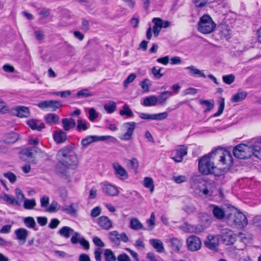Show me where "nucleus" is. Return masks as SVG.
<instances>
[{
	"label": "nucleus",
	"instance_id": "f257e3e1",
	"mask_svg": "<svg viewBox=\"0 0 261 261\" xmlns=\"http://www.w3.org/2000/svg\"><path fill=\"white\" fill-rule=\"evenodd\" d=\"M215 156L223 165L230 166L232 164V157L230 153L221 148H217L199 159L198 168L201 173L207 175L214 172L215 166L212 160Z\"/></svg>",
	"mask_w": 261,
	"mask_h": 261
},
{
	"label": "nucleus",
	"instance_id": "f03ea898",
	"mask_svg": "<svg viewBox=\"0 0 261 261\" xmlns=\"http://www.w3.org/2000/svg\"><path fill=\"white\" fill-rule=\"evenodd\" d=\"M57 156L59 163L67 168H75L79 164L78 158L74 151L73 145L65 146L59 150Z\"/></svg>",
	"mask_w": 261,
	"mask_h": 261
},
{
	"label": "nucleus",
	"instance_id": "7ed1b4c3",
	"mask_svg": "<svg viewBox=\"0 0 261 261\" xmlns=\"http://www.w3.org/2000/svg\"><path fill=\"white\" fill-rule=\"evenodd\" d=\"M226 222L230 226L242 228L247 225V220L242 213L234 211L227 215Z\"/></svg>",
	"mask_w": 261,
	"mask_h": 261
},
{
	"label": "nucleus",
	"instance_id": "20e7f679",
	"mask_svg": "<svg viewBox=\"0 0 261 261\" xmlns=\"http://www.w3.org/2000/svg\"><path fill=\"white\" fill-rule=\"evenodd\" d=\"M254 142L251 140L250 145L241 144L237 145L233 149V154L234 156L240 159H245L250 158L254 154Z\"/></svg>",
	"mask_w": 261,
	"mask_h": 261
},
{
	"label": "nucleus",
	"instance_id": "39448f33",
	"mask_svg": "<svg viewBox=\"0 0 261 261\" xmlns=\"http://www.w3.org/2000/svg\"><path fill=\"white\" fill-rule=\"evenodd\" d=\"M216 27V24L208 15H204L200 19L198 23V31L203 34L212 32Z\"/></svg>",
	"mask_w": 261,
	"mask_h": 261
},
{
	"label": "nucleus",
	"instance_id": "423d86ee",
	"mask_svg": "<svg viewBox=\"0 0 261 261\" xmlns=\"http://www.w3.org/2000/svg\"><path fill=\"white\" fill-rule=\"evenodd\" d=\"M190 188L198 195H201L202 187L204 186V181L200 175H193L190 180Z\"/></svg>",
	"mask_w": 261,
	"mask_h": 261
},
{
	"label": "nucleus",
	"instance_id": "0eeeda50",
	"mask_svg": "<svg viewBox=\"0 0 261 261\" xmlns=\"http://www.w3.org/2000/svg\"><path fill=\"white\" fill-rule=\"evenodd\" d=\"M186 243L188 250L191 251H197L201 246V242L200 239L195 236L188 237L187 239Z\"/></svg>",
	"mask_w": 261,
	"mask_h": 261
},
{
	"label": "nucleus",
	"instance_id": "6e6552de",
	"mask_svg": "<svg viewBox=\"0 0 261 261\" xmlns=\"http://www.w3.org/2000/svg\"><path fill=\"white\" fill-rule=\"evenodd\" d=\"M221 236L223 242L227 245L233 244L236 241V234L229 229H223Z\"/></svg>",
	"mask_w": 261,
	"mask_h": 261
},
{
	"label": "nucleus",
	"instance_id": "1a4fd4ad",
	"mask_svg": "<svg viewBox=\"0 0 261 261\" xmlns=\"http://www.w3.org/2000/svg\"><path fill=\"white\" fill-rule=\"evenodd\" d=\"M112 167L114 170V174L121 180H125L128 178V175L126 170L119 163L117 162L112 164Z\"/></svg>",
	"mask_w": 261,
	"mask_h": 261
},
{
	"label": "nucleus",
	"instance_id": "9d476101",
	"mask_svg": "<svg viewBox=\"0 0 261 261\" xmlns=\"http://www.w3.org/2000/svg\"><path fill=\"white\" fill-rule=\"evenodd\" d=\"M37 105L40 109L50 108L52 111H55L62 106V103L58 100H45L41 101Z\"/></svg>",
	"mask_w": 261,
	"mask_h": 261
},
{
	"label": "nucleus",
	"instance_id": "9b49d317",
	"mask_svg": "<svg viewBox=\"0 0 261 261\" xmlns=\"http://www.w3.org/2000/svg\"><path fill=\"white\" fill-rule=\"evenodd\" d=\"M187 147L180 146L173 151L174 156L171 158L176 162H181L183 160V157L187 154Z\"/></svg>",
	"mask_w": 261,
	"mask_h": 261
},
{
	"label": "nucleus",
	"instance_id": "f8f14e48",
	"mask_svg": "<svg viewBox=\"0 0 261 261\" xmlns=\"http://www.w3.org/2000/svg\"><path fill=\"white\" fill-rule=\"evenodd\" d=\"M135 127L136 123L134 122L125 123L123 124V127L126 130V132L120 137V139L124 140H130Z\"/></svg>",
	"mask_w": 261,
	"mask_h": 261
},
{
	"label": "nucleus",
	"instance_id": "ddd939ff",
	"mask_svg": "<svg viewBox=\"0 0 261 261\" xmlns=\"http://www.w3.org/2000/svg\"><path fill=\"white\" fill-rule=\"evenodd\" d=\"M96 222L101 228L105 230H109L113 227L112 221L107 216H102L98 217Z\"/></svg>",
	"mask_w": 261,
	"mask_h": 261
},
{
	"label": "nucleus",
	"instance_id": "4468645a",
	"mask_svg": "<svg viewBox=\"0 0 261 261\" xmlns=\"http://www.w3.org/2000/svg\"><path fill=\"white\" fill-rule=\"evenodd\" d=\"M165 242L168 244V246L175 252L179 251L181 247L182 246L181 241L177 238H170L167 239Z\"/></svg>",
	"mask_w": 261,
	"mask_h": 261
},
{
	"label": "nucleus",
	"instance_id": "2eb2a0df",
	"mask_svg": "<svg viewBox=\"0 0 261 261\" xmlns=\"http://www.w3.org/2000/svg\"><path fill=\"white\" fill-rule=\"evenodd\" d=\"M102 190L105 194L110 196H117L119 194L117 188L115 186L108 183L102 185Z\"/></svg>",
	"mask_w": 261,
	"mask_h": 261
},
{
	"label": "nucleus",
	"instance_id": "dca6fc26",
	"mask_svg": "<svg viewBox=\"0 0 261 261\" xmlns=\"http://www.w3.org/2000/svg\"><path fill=\"white\" fill-rule=\"evenodd\" d=\"M205 246L212 250H215L219 244L218 240L213 235H208L204 243Z\"/></svg>",
	"mask_w": 261,
	"mask_h": 261
},
{
	"label": "nucleus",
	"instance_id": "f3484780",
	"mask_svg": "<svg viewBox=\"0 0 261 261\" xmlns=\"http://www.w3.org/2000/svg\"><path fill=\"white\" fill-rule=\"evenodd\" d=\"M53 138L55 142L57 144H59L65 142L67 140V137L66 134L64 132L60 129L54 132Z\"/></svg>",
	"mask_w": 261,
	"mask_h": 261
},
{
	"label": "nucleus",
	"instance_id": "a211bd4d",
	"mask_svg": "<svg viewBox=\"0 0 261 261\" xmlns=\"http://www.w3.org/2000/svg\"><path fill=\"white\" fill-rule=\"evenodd\" d=\"M149 243L153 248L159 253H163L165 252V248L163 243L160 239H150Z\"/></svg>",
	"mask_w": 261,
	"mask_h": 261
},
{
	"label": "nucleus",
	"instance_id": "6ab92c4d",
	"mask_svg": "<svg viewBox=\"0 0 261 261\" xmlns=\"http://www.w3.org/2000/svg\"><path fill=\"white\" fill-rule=\"evenodd\" d=\"M79 208V204L77 203H72L69 206L65 205L62 206L61 211L66 212L68 214L74 216L76 215Z\"/></svg>",
	"mask_w": 261,
	"mask_h": 261
},
{
	"label": "nucleus",
	"instance_id": "aec40b11",
	"mask_svg": "<svg viewBox=\"0 0 261 261\" xmlns=\"http://www.w3.org/2000/svg\"><path fill=\"white\" fill-rule=\"evenodd\" d=\"M16 239L24 244L29 234L28 231L24 228H18L15 231Z\"/></svg>",
	"mask_w": 261,
	"mask_h": 261
},
{
	"label": "nucleus",
	"instance_id": "412c9836",
	"mask_svg": "<svg viewBox=\"0 0 261 261\" xmlns=\"http://www.w3.org/2000/svg\"><path fill=\"white\" fill-rule=\"evenodd\" d=\"M14 110L16 113V115L19 117H28L30 115L29 108L24 106H17Z\"/></svg>",
	"mask_w": 261,
	"mask_h": 261
},
{
	"label": "nucleus",
	"instance_id": "4be33fe9",
	"mask_svg": "<svg viewBox=\"0 0 261 261\" xmlns=\"http://www.w3.org/2000/svg\"><path fill=\"white\" fill-rule=\"evenodd\" d=\"M185 69L189 71V73L191 76L206 77V75L204 74L203 71L197 69L194 66L191 65L188 66L186 67Z\"/></svg>",
	"mask_w": 261,
	"mask_h": 261
},
{
	"label": "nucleus",
	"instance_id": "5701e85b",
	"mask_svg": "<svg viewBox=\"0 0 261 261\" xmlns=\"http://www.w3.org/2000/svg\"><path fill=\"white\" fill-rule=\"evenodd\" d=\"M28 125L33 130L41 131L45 128V124L38 120L32 119L28 121Z\"/></svg>",
	"mask_w": 261,
	"mask_h": 261
},
{
	"label": "nucleus",
	"instance_id": "b1692460",
	"mask_svg": "<svg viewBox=\"0 0 261 261\" xmlns=\"http://www.w3.org/2000/svg\"><path fill=\"white\" fill-rule=\"evenodd\" d=\"M210 207L212 209L214 216L217 219H222L224 217L225 213L223 209L215 205H211Z\"/></svg>",
	"mask_w": 261,
	"mask_h": 261
},
{
	"label": "nucleus",
	"instance_id": "393cba45",
	"mask_svg": "<svg viewBox=\"0 0 261 261\" xmlns=\"http://www.w3.org/2000/svg\"><path fill=\"white\" fill-rule=\"evenodd\" d=\"M44 119L47 124L53 125L58 123L59 117L57 114L49 113L45 116Z\"/></svg>",
	"mask_w": 261,
	"mask_h": 261
},
{
	"label": "nucleus",
	"instance_id": "a878e982",
	"mask_svg": "<svg viewBox=\"0 0 261 261\" xmlns=\"http://www.w3.org/2000/svg\"><path fill=\"white\" fill-rule=\"evenodd\" d=\"M63 128L65 131L69 130L71 128L75 126L76 123L72 119L64 118L62 120Z\"/></svg>",
	"mask_w": 261,
	"mask_h": 261
},
{
	"label": "nucleus",
	"instance_id": "bb28decb",
	"mask_svg": "<svg viewBox=\"0 0 261 261\" xmlns=\"http://www.w3.org/2000/svg\"><path fill=\"white\" fill-rule=\"evenodd\" d=\"M158 98L154 95L145 97L142 105L145 107L153 106L157 104Z\"/></svg>",
	"mask_w": 261,
	"mask_h": 261
},
{
	"label": "nucleus",
	"instance_id": "cd10ccee",
	"mask_svg": "<svg viewBox=\"0 0 261 261\" xmlns=\"http://www.w3.org/2000/svg\"><path fill=\"white\" fill-rule=\"evenodd\" d=\"M74 233V230L68 226H63L59 231L60 235L65 238H69Z\"/></svg>",
	"mask_w": 261,
	"mask_h": 261
},
{
	"label": "nucleus",
	"instance_id": "c85d7f7f",
	"mask_svg": "<svg viewBox=\"0 0 261 261\" xmlns=\"http://www.w3.org/2000/svg\"><path fill=\"white\" fill-rule=\"evenodd\" d=\"M130 227L133 230H145V228L143 227V224L137 218H132L130 221Z\"/></svg>",
	"mask_w": 261,
	"mask_h": 261
},
{
	"label": "nucleus",
	"instance_id": "c756f323",
	"mask_svg": "<svg viewBox=\"0 0 261 261\" xmlns=\"http://www.w3.org/2000/svg\"><path fill=\"white\" fill-rule=\"evenodd\" d=\"M172 95V92L170 91H164L159 96L158 103L160 105H163L165 103L167 99Z\"/></svg>",
	"mask_w": 261,
	"mask_h": 261
},
{
	"label": "nucleus",
	"instance_id": "7c9ffc66",
	"mask_svg": "<svg viewBox=\"0 0 261 261\" xmlns=\"http://www.w3.org/2000/svg\"><path fill=\"white\" fill-rule=\"evenodd\" d=\"M247 96V93L245 92H239L234 94L231 98L233 102H238L244 100Z\"/></svg>",
	"mask_w": 261,
	"mask_h": 261
},
{
	"label": "nucleus",
	"instance_id": "2f4dec72",
	"mask_svg": "<svg viewBox=\"0 0 261 261\" xmlns=\"http://www.w3.org/2000/svg\"><path fill=\"white\" fill-rule=\"evenodd\" d=\"M120 233L116 230L111 231L109 233V240L113 243L118 245L119 244Z\"/></svg>",
	"mask_w": 261,
	"mask_h": 261
},
{
	"label": "nucleus",
	"instance_id": "473e14b6",
	"mask_svg": "<svg viewBox=\"0 0 261 261\" xmlns=\"http://www.w3.org/2000/svg\"><path fill=\"white\" fill-rule=\"evenodd\" d=\"M104 257L105 261H116L117 260V257L110 249H107L105 250Z\"/></svg>",
	"mask_w": 261,
	"mask_h": 261
},
{
	"label": "nucleus",
	"instance_id": "72a5a7b5",
	"mask_svg": "<svg viewBox=\"0 0 261 261\" xmlns=\"http://www.w3.org/2000/svg\"><path fill=\"white\" fill-rule=\"evenodd\" d=\"M18 139V135L16 133H10L7 135L5 139V142L8 144L13 143Z\"/></svg>",
	"mask_w": 261,
	"mask_h": 261
},
{
	"label": "nucleus",
	"instance_id": "f704fd0d",
	"mask_svg": "<svg viewBox=\"0 0 261 261\" xmlns=\"http://www.w3.org/2000/svg\"><path fill=\"white\" fill-rule=\"evenodd\" d=\"M103 108L108 113H112L116 109V103L113 101H109L108 103L104 105Z\"/></svg>",
	"mask_w": 261,
	"mask_h": 261
},
{
	"label": "nucleus",
	"instance_id": "c9c22d12",
	"mask_svg": "<svg viewBox=\"0 0 261 261\" xmlns=\"http://www.w3.org/2000/svg\"><path fill=\"white\" fill-rule=\"evenodd\" d=\"M119 114L121 116L126 115L127 117H129L133 116V113L129 109L128 105L125 104L122 107V109L120 110Z\"/></svg>",
	"mask_w": 261,
	"mask_h": 261
},
{
	"label": "nucleus",
	"instance_id": "e433bc0d",
	"mask_svg": "<svg viewBox=\"0 0 261 261\" xmlns=\"http://www.w3.org/2000/svg\"><path fill=\"white\" fill-rule=\"evenodd\" d=\"M155 217L154 213H152L150 215V219L146 220V223L148 224L147 228L145 230H151L155 226Z\"/></svg>",
	"mask_w": 261,
	"mask_h": 261
},
{
	"label": "nucleus",
	"instance_id": "4c0bfd02",
	"mask_svg": "<svg viewBox=\"0 0 261 261\" xmlns=\"http://www.w3.org/2000/svg\"><path fill=\"white\" fill-rule=\"evenodd\" d=\"M95 141H97L96 136H89L83 139L81 141V144L86 147Z\"/></svg>",
	"mask_w": 261,
	"mask_h": 261
},
{
	"label": "nucleus",
	"instance_id": "58836bf2",
	"mask_svg": "<svg viewBox=\"0 0 261 261\" xmlns=\"http://www.w3.org/2000/svg\"><path fill=\"white\" fill-rule=\"evenodd\" d=\"M36 203L34 199H24L23 206L25 209L31 210L33 209L36 205Z\"/></svg>",
	"mask_w": 261,
	"mask_h": 261
},
{
	"label": "nucleus",
	"instance_id": "ea45409f",
	"mask_svg": "<svg viewBox=\"0 0 261 261\" xmlns=\"http://www.w3.org/2000/svg\"><path fill=\"white\" fill-rule=\"evenodd\" d=\"M87 122L79 118L77 121V129L79 131L83 130H86L88 128Z\"/></svg>",
	"mask_w": 261,
	"mask_h": 261
},
{
	"label": "nucleus",
	"instance_id": "a19ab883",
	"mask_svg": "<svg viewBox=\"0 0 261 261\" xmlns=\"http://www.w3.org/2000/svg\"><path fill=\"white\" fill-rule=\"evenodd\" d=\"M23 222L25 226L30 228H34L36 224L35 219L32 217L25 218Z\"/></svg>",
	"mask_w": 261,
	"mask_h": 261
},
{
	"label": "nucleus",
	"instance_id": "79ce46f5",
	"mask_svg": "<svg viewBox=\"0 0 261 261\" xmlns=\"http://www.w3.org/2000/svg\"><path fill=\"white\" fill-rule=\"evenodd\" d=\"M152 21L154 23V25L152 29V32L153 33L154 36L155 37H158L159 35L161 29L162 28H161L160 23L158 22V21L154 20V18L152 19Z\"/></svg>",
	"mask_w": 261,
	"mask_h": 261
},
{
	"label": "nucleus",
	"instance_id": "37998d69",
	"mask_svg": "<svg viewBox=\"0 0 261 261\" xmlns=\"http://www.w3.org/2000/svg\"><path fill=\"white\" fill-rule=\"evenodd\" d=\"M218 103L219 105L218 110L217 113L214 114V117L219 116L223 113L225 106L224 98H221L218 101Z\"/></svg>",
	"mask_w": 261,
	"mask_h": 261
},
{
	"label": "nucleus",
	"instance_id": "c03bdc74",
	"mask_svg": "<svg viewBox=\"0 0 261 261\" xmlns=\"http://www.w3.org/2000/svg\"><path fill=\"white\" fill-rule=\"evenodd\" d=\"M3 199L11 204H14L17 205L19 204L18 201L16 200L13 196L9 195L7 194H5Z\"/></svg>",
	"mask_w": 261,
	"mask_h": 261
},
{
	"label": "nucleus",
	"instance_id": "a18cd8bd",
	"mask_svg": "<svg viewBox=\"0 0 261 261\" xmlns=\"http://www.w3.org/2000/svg\"><path fill=\"white\" fill-rule=\"evenodd\" d=\"M93 96V94L88 89H83L76 93V96L79 97H87Z\"/></svg>",
	"mask_w": 261,
	"mask_h": 261
},
{
	"label": "nucleus",
	"instance_id": "49530a36",
	"mask_svg": "<svg viewBox=\"0 0 261 261\" xmlns=\"http://www.w3.org/2000/svg\"><path fill=\"white\" fill-rule=\"evenodd\" d=\"M62 206H61L57 202L53 201L47 209L49 212H54L58 210H61Z\"/></svg>",
	"mask_w": 261,
	"mask_h": 261
},
{
	"label": "nucleus",
	"instance_id": "de8ad7c7",
	"mask_svg": "<svg viewBox=\"0 0 261 261\" xmlns=\"http://www.w3.org/2000/svg\"><path fill=\"white\" fill-rule=\"evenodd\" d=\"M144 186L150 189L151 192L154 190V186L153 184V180L150 177H145L144 179Z\"/></svg>",
	"mask_w": 261,
	"mask_h": 261
},
{
	"label": "nucleus",
	"instance_id": "09e8293b",
	"mask_svg": "<svg viewBox=\"0 0 261 261\" xmlns=\"http://www.w3.org/2000/svg\"><path fill=\"white\" fill-rule=\"evenodd\" d=\"M172 180L176 184H180L188 180V177L185 175H174Z\"/></svg>",
	"mask_w": 261,
	"mask_h": 261
},
{
	"label": "nucleus",
	"instance_id": "8fccbe9b",
	"mask_svg": "<svg viewBox=\"0 0 261 261\" xmlns=\"http://www.w3.org/2000/svg\"><path fill=\"white\" fill-rule=\"evenodd\" d=\"M88 113L89 119L91 121H94L99 116L98 113L96 112L95 109L93 108L89 109Z\"/></svg>",
	"mask_w": 261,
	"mask_h": 261
},
{
	"label": "nucleus",
	"instance_id": "3c124183",
	"mask_svg": "<svg viewBox=\"0 0 261 261\" xmlns=\"http://www.w3.org/2000/svg\"><path fill=\"white\" fill-rule=\"evenodd\" d=\"M35 147H28L21 150V153L24 154L28 158H33V150L36 149Z\"/></svg>",
	"mask_w": 261,
	"mask_h": 261
},
{
	"label": "nucleus",
	"instance_id": "603ef678",
	"mask_svg": "<svg viewBox=\"0 0 261 261\" xmlns=\"http://www.w3.org/2000/svg\"><path fill=\"white\" fill-rule=\"evenodd\" d=\"M253 147H254V155L261 159V145L254 143Z\"/></svg>",
	"mask_w": 261,
	"mask_h": 261
},
{
	"label": "nucleus",
	"instance_id": "864d4df0",
	"mask_svg": "<svg viewBox=\"0 0 261 261\" xmlns=\"http://www.w3.org/2000/svg\"><path fill=\"white\" fill-rule=\"evenodd\" d=\"M162 69L161 67L158 69L155 67L151 68V72L155 78L159 79L163 76V74L161 72Z\"/></svg>",
	"mask_w": 261,
	"mask_h": 261
},
{
	"label": "nucleus",
	"instance_id": "5fc2aeb1",
	"mask_svg": "<svg viewBox=\"0 0 261 261\" xmlns=\"http://www.w3.org/2000/svg\"><path fill=\"white\" fill-rule=\"evenodd\" d=\"M10 111L7 105L0 98V112L2 114H6Z\"/></svg>",
	"mask_w": 261,
	"mask_h": 261
},
{
	"label": "nucleus",
	"instance_id": "6e6d98bb",
	"mask_svg": "<svg viewBox=\"0 0 261 261\" xmlns=\"http://www.w3.org/2000/svg\"><path fill=\"white\" fill-rule=\"evenodd\" d=\"M200 103L203 105H205L207 107V109L205 110V112H208L211 111L213 109L214 107V101L211 102L210 100H202L200 101Z\"/></svg>",
	"mask_w": 261,
	"mask_h": 261
},
{
	"label": "nucleus",
	"instance_id": "4d7b16f0",
	"mask_svg": "<svg viewBox=\"0 0 261 261\" xmlns=\"http://www.w3.org/2000/svg\"><path fill=\"white\" fill-rule=\"evenodd\" d=\"M136 77V75L135 73H131L128 75V76L124 80L123 82V85L124 87L127 88L129 84L132 83L135 78Z\"/></svg>",
	"mask_w": 261,
	"mask_h": 261
},
{
	"label": "nucleus",
	"instance_id": "13d9d810",
	"mask_svg": "<svg viewBox=\"0 0 261 261\" xmlns=\"http://www.w3.org/2000/svg\"><path fill=\"white\" fill-rule=\"evenodd\" d=\"M223 81L226 84L230 85L234 81V76L231 74L223 76Z\"/></svg>",
	"mask_w": 261,
	"mask_h": 261
},
{
	"label": "nucleus",
	"instance_id": "bf43d9fd",
	"mask_svg": "<svg viewBox=\"0 0 261 261\" xmlns=\"http://www.w3.org/2000/svg\"><path fill=\"white\" fill-rule=\"evenodd\" d=\"M83 238L81 237V234L77 232H74L72 234V236L71 238V242L73 244H77L80 242V239Z\"/></svg>",
	"mask_w": 261,
	"mask_h": 261
},
{
	"label": "nucleus",
	"instance_id": "052dcab7",
	"mask_svg": "<svg viewBox=\"0 0 261 261\" xmlns=\"http://www.w3.org/2000/svg\"><path fill=\"white\" fill-rule=\"evenodd\" d=\"M101 213V207L99 206H96L91 210L90 216L92 218H95L100 215Z\"/></svg>",
	"mask_w": 261,
	"mask_h": 261
},
{
	"label": "nucleus",
	"instance_id": "680f3d73",
	"mask_svg": "<svg viewBox=\"0 0 261 261\" xmlns=\"http://www.w3.org/2000/svg\"><path fill=\"white\" fill-rule=\"evenodd\" d=\"M4 175L6 178H8L11 183H14L16 180V176L12 172H8L5 173Z\"/></svg>",
	"mask_w": 261,
	"mask_h": 261
},
{
	"label": "nucleus",
	"instance_id": "e2e57ef3",
	"mask_svg": "<svg viewBox=\"0 0 261 261\" xmlns=\"http://www.w3.org/2000/svg\"><path fill=\"white\" fill-rule=\"evenodd\" d=\"M168 116L167 112H163L159 114H153L152 120H163Z\"/></svg>",
	"mask_w": 261,
	"mask_h": 261
},
{
	"label": "nucleus",
	"instance_id": "0e129e2a",
	"mask_svg": "<svg viewBox=\"0 0 261 261\" xmlns=\"http://www.w3.org/2000/svg\"><path fill=\"white\" fill-rule=\"evenodd\" d=\"M149 82H150V81L148 79H145L144 81H143L140 83V86H141L142 89L143 90H144V91L145 92L149 91V86L148 85V84Z\"/></svg>",
	"mask_w": 261,
	"mask_h": 261
},
{
	"label": "nucleus",
	"instance_id": "69168bd1",
	"mask_svg": "<svg viewBox=\"0 0 261 261\" xmlns=\"http://www.w3.org/2000/svg\"><path fill=\"white\" fill-rule=\"evenodd\" d=\"M193 4L197 7H203L207 2V0H192Z\"/></svg>",
	"mask_w": 261,
	"mask_h": 261
},
{
	"label": "nucleus",
	"instance_id": "338daca9",
	"mask_svg": "<svg viewBox=\"0 0 261 261\" xmlns=\"http://www.w3.org/2000/svg\"><path fill=\"white\" fill-rule=\"evenodd\" d=\"M15 195L17 197V199L20 201H22L24 199V195L23 194L22 191L19 189H15Z\"/></svg>",
	"mask_w": 261,
	"mask_h": 261
},
{
	"label": "nucleus",
	"instance_id": "774afa93",
	"mask_svg": "<svg viewBox=\"0 0 261 261\" xmlns=\"http://www.w3.org/2000/svg\"><path fill=\"white\" fill-rule=\"evenodd\" d=\"M117 259L118 261H130V257L125 253L120 254L117 257Z\"/></svg>",
	"mask_w": 261,
	"mask_h": 261
}]
</instances>
